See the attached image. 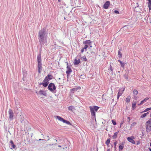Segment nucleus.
Returning <instances> with one entry per match:
<instances>
[{"mask_svg":"<svg viewBox=\"0 0 151 151\" xmlns=\"http://www.w3.org/2000/svg\"><path fill=\"white\" fill-rule=\"evenodd\" d=\"M150 110H151V107L147 108L146 109H145L144 111H143L142 112H141V113H142L143 112H147Z\"/></svg>","mask_w":151,"mask_h":151,"instance_id":"obj_27","label":"nucleus"},{"mask_svg":"<svg viewBox=\"0 0 151 151\" xmlns=\"http://www.w3.org/2000/svg\"><path fill=\"white\" fill-rule=\"evenodd\" d=\"M150 146H151V143H150Z\"/></svg>","mask_w":151,"mask_h":151,"instance_id":"obj_64","label":"nucleus"},{"mask_svg":"<svg viewBox=\"0 0 151 151\" xmlns=\"http://www.w3.org/2000/svg\"><path fill=\"white\" fill-rule=\"evenodd\" d=\"M66 121H67L66 120H65V119H63V120H62V122H63L64 123H66Z\"/></svg>","mask_w":151,"mask_h":151,"instance_id":"obj_43","label":"nucleus"},{"mask_svg":"<svg viewBox=\"0 0 151 151\" xmlns=\"http://www.w3.org/2000/svg\"><path fill=\"white\" fill-rule=\"evenodd\" d=\"M116 144H117V141H116L114 142V148L115 150H116Z\"/></svg>","mask_w":151,"mask_h":151,"instance_id":"obj_33","label":"nucleus"},{"mask_svg":"<svg viewBox=\"0 0 151 151\" xmlns=\"http://www.w3.org/2000/svg\"><path fill=\"white\" fill-rule=\"evenodd\" d=\"M119 132V131H118L117 132H116L114 133V135L112 137V138L113 139H115L117 138Z\"/></svg>","mask_w":151,"mask_h":151,"instance_id":"obj_16","label":"nucleus"},{"mask_svg":"<svg viewBox=\"0 0 151 151\" xmlns=\"http://www.w3.org/2000/svg\"><path fill=\"white\" fill-rule=\"evenodd\" d=\"M39 94L40 95H43L45 96L47 94L45 92L42 90H41L39 91Z\"/></svg>","mask_w":151,"mask_h":151,"instance_id":"obj_15","label":"nucleus"},{"mask_svg":"<svg viewBox=\"0 0 151 151\" xmlns=\"http://www.w3.org/2000/svg\"><path fill=\"white\" fill-rule=\"evenodd\" d=\"M146 123L151 124V118L149 120L147 121Z\"/></svg>","mask_w":151,"mask_h":151,"instance_id":"obj_32","label":"nucleus"},{"mask_svg":"<svg viewBox=\"0 0 151 151\" xmlns=\"http://www.w3.org/2000/svg\"><path fill=\"white\" fill-rule=\"evenodd\" d=\"M12 147V148H14L15 147H16V146L14 144L13 145H11Z\"/></svg>","mask_w":151,"mask_h":151,"instance_id":"obj_42","label":"nucleus"},{"mask_svg":"<svg viewBox=\"0 0 151 151\" xmlns=\"http://www.w3.org/2000/svg\"><path fill=\"white\" fill-rule=\"evenodd\" d=\"M8 113L9 115V119L10 121H12L13 119V118L14 116V114L12 110L11 109H9L8 111Z\"/></svg>","mask_w":151,"mask_h":151,"instance_id":"obj_6","label":"nucleus"},{"mask_svg":"<svg viewBox=\"0 0 151 151\" xmlns=\"http://www.w3.org/2000/svg\"><path fill=\"white\" fill-rule=\"evenodd\" d=\"M91 43V41L90 40H87L86 41H84L83 42V44L85 45H90V44Z\"/></svg>","mask_w":151,"mask_h":151,"instance_id":"obj_13","label":"nucleus"},{"mask_svg":"<svg viewBox=\"0 0 151 151\" xmlns=\"http://www.w3.org/2000/svg\"><path fill=\"white\" fill-rule=\"evenodd\" d=\"M68 109L69 111H73V110H75V107L72 106H69L68 107Z\"/></svg>","mask_w":151,"mask_h":151,"instance_id":"obj_20","label":"nucleus"},{"mask_svg":"<svg viewBox=\"0 0 151 151\" xmlns=\"http://www.w3.org/2000/svg\"><path fill=\"white\" fill-rule=\"evenodd\" d=\"M66 123L68 125H71V123L69 121H67Z\"/></svg>","mask_w":151,"mask_h":151,"instance_id":"obj_41","label":"nucleus"},{"mask_svg":"<svg viewBox=\"0 0 151 151\" xmlns=\"http://www.w3.org/2000/svg\"><path fill=\"white\" fill-rule=\"evenodd\" d=\"M53 78V77L52 75L48 74L44 79L42 82L40 83L39 84L43 85L44 87H46L49 83V81L52 80Z\"/></svg>","mask_w":151,"mask_h":151,"instance_id":"obj_2","label":"nucleus"},{"mask_svg":"<svg viewBox=\"0 0 151 151\" xmlns=\"http://www.w3.org/2000/svg\"><path fill=\"white\" fill-rule=\"evenodd\" d=\"M148 1L147 5L150 10L151 9V0H147Z\"/></svg>","mask_w":151,"mask_h":151,"instance_id":"obj_21","label":"nucleus"},{"mask_svg":"<svg viewBox=\"0 0 151 151\" xmlns=\"http://www.w3.org/2000/svg\"><path fill=\"white\" fill-rule=\"evenodd\" d=\"M149 99V98L147 97L145 98L144 100H143L142 101H141V104H143L144 102H146Z\"/></svg>","mask_w":151,"mask_h":151,"instance_id":"obj_25","label":"nucleus"},{"mask_svg":"<svg viewBox=\"0 0 151 151\" xmlns=\"http://www.w3.org/2000/svg\"><path fill=\"white\" fill-rule=\"evenodd\" d=\"M107 151H111V149L110 148H108L107 149Z\"/></svg>","mask_w":151,"mask_h":151,"instance_id":"obj_49","label":"nucleus"},{"mask_svg":"<svg viewBox=\"0 0 151 151\" xmlns=\"http://www.w3.org/2000/svg\"><path fill=\"white\" fill-rule=\"evenodd\" d=\"M134 137L133 136H132L130 137H128L127 138V140L129 142L132 143V144H134L135 143L134 140H133Z\"/></svg>","mask_w":151,"mask_h":151,"instance_id":"obj_7","label":"nucleus"},{"mask_svg":"<svg viewBox=\"0 0 151 151\" xmlns=\"http://www.w3.org/2000/svg\"><path fill=\"white\" fill-rule=\"evenodd\" d=\"M114 13L117 14H119V12L117 10H115L114 12Z\"/></svg>","mask_w":151,"mask_h":151,"instance_id":"obj_39","label":"nucleus"},{"mask_svg":"<svg viewBox=\"0 0 151 151\" xmlns=\"http://www.w3.org/2000/svg\"><path fill=\"white\" fill-rule=\"evenodd\" d=\"M81 89V87H78L77 88H73V89L70 90V91L72 93H74L75 91H77L78 90L80 89Z\"/></svg>","mask_w":151,"mask_h":151,"instance_id":"obj_12","label":"nucleus"},{"mask_svg":"<svg viewBox=\"0 0 151 151\" xmlns=\"http://www.w3.org/2000/svg\"><path fill=\"white\" fill-rule=\"evenodd\" d=\"M138 91L137 90L134 89L133 91V93L134 95H137L138 93Z\"/></svg>","mask_w":151,"mask_h":151,"instance_id":"obj_30","label":"nucleus"},{"mask_svg":"<svg viewBox=\"0 0 151 151\" xmlns=\"http://www.w3.org/2000/svg\"><path fill=\"white\" fill-rule=\"evenodd\" d=\"M47 141L49 140V139H50V137H49V136H47Z\"/></svg>","mask_w":151,"mask_h":151,"instance_id":"obj_47","label":"nucleus"},{"mask_svg":"<svg viewBox=\"0 0 151 151\" xmlns=\"http://www.w3.org/2000/svg\"><path fill=\"white\" fill-rule=\"evenodd\" d=\"M124 143V142H122V143L121 144V145L119 146V151L122 150L123 149Z\"/></svg>","mask_w":151,"mask_h":151,"instance_id":"obj_14","label":"nucleus"},{"mask_svg":"<svg viewBox=\"0 0 151 151\" xmlns=\"http://www.w3.org/2000/svg\"><path fill=\"white\" fill-rule=\"evenodd\" d=\"M124 88H123L122 90H121V89L119 90V91L118 92V94H117V98L118 99H119V96H121L122 95V93H123V92L124 91Z\"/></svg>","mask_w":151,"mask_h":151,"instance_id":"obj_10","label":"nucleus"},{"mask_svg":"<svg viewBox=\"0 0 151 151\" xmlns=\"http://www.w3.org/2000/svg\"><path fill=\"white\" fill-rule=\"evenodd\" d=\"M80 63V60L79 59L77 60L76 59L74 60V64L75 65H78Z\"/></svg>","mask_w":151,"mask_h":151,"instance_id":"obj_17","label":"nucleus"},{"mask_svg":"<svg viewBox=\"0 0 151 151\" xmlns=\"http://www.w3.org/2000/svg\"><path fill=\"white\" fill-rule=\"evenodd\" d=\"M149 112H147V113H145V114H146V115H147V114H149Z\"/></svg>","mask_w":151,"mask_h":151,"instance_id":"obj_56","label":"nucleus"},{"mask_svg":"<svg viewBox=\"0 0 151 151\" xmlns=\"http://www.w3.org/2000/svg\"><path fill=\"white\" fill-rule=\"evenodd\" d=\"M10 144L11 145L14 144V142L12 140H11L10 141Z\"/></svg>","mask_w":151,"mask_h":151,"instance_id":"obj_40","label":"nucleus"},{"mask_svg":"<svg viewBox=\"0 0 151 151\" xmlns=\"http://www.w3.org/2000/svg\"><path fill=\"white\" fill-rule=\"evenodd\" d=\"M48 89L51 92H53L56 89L55 84L52 83H50L48 85Z\"/></svg>","mask_w":151,"mask_h":151,"instance_id":"obj_5","label":"nucleus"},{"mask_svg":"<svg viewBox=\"0 0 151 151\" xmlns=\"http://www.w3.org/2000/svg\"><path fill=\"white\" fill-rule=\"evenodd\" d=\"M58 141H59V140L58 139H56V142H58Z\"/></svg>","mask_w":151,"mask_h":151,"instance_id":"obj_57","label":"nucleus"},{"mask_svg":"<svg viewBox=\"0 0 151 151\" xmlns=\"http://www.w3.org/2000/svg\"><path fill=\"white\" fill-rule=\"evenodd\" d=\"M54 140H55V141H56V139H54Z\"/></svg>","mask_w":151,"mask_h":151,"instance_id":"obj_63","label":"nucleus"},{"mask_svg":"<svg viewBox=\"0 0 151 151\" xmlns=\"http://www.w3.org/2000/svg\"><path fill=\"white\" fill-rule=\"evenodd\" d=\"M110 2L109 1H106L104 4L103 6V8L105 9H107L110 6Z\"/></svg>","mask_w":151,"mask_h":151,"instance_id":"obj_8","label":"nucleus"},{"mask_svg":"<svg viewBox=\"0 0 151 151\" xmlns=\"http://www.w3.org/2000/svg\"><path fill=\"white\" fill-rule=\"evenodd\" d=\"M144 135V134L143 132H142V135L143 136Z\"/></svg>","mask_w":151,"mask_h":151,"instance_id":"obj_58","label":"nucleus"},{"mask_svg":"<svg viewBox=\"0 0 151 151\" xmlns=\"http://www.w3.org/2000/svg\"><path fill=\"white\" fill-rule=\"evenodd\" d=\"M47 30L46 27L42 29L38 32V39L40 48L41 50L43 46L47 45Z\"/></svg>","mask_w":151,"mask_h":151,"instance_id":"obj_1","label":"nucleus"},{"mask_svg":"<svg viewBox=\"0 0 151 151\" xmlns=\"http://www.w3.org/2000/svg\"><path fill=\"white\" fill-rule=\"evenodd\" d=\"M149 150L150 151H151V148H149Z\"/></svg>","mask_w":151,"mask_h":151,"instance_id":"obj_61","label":"nucleus"},{"mask_svg":"<svg viewBox=\"0 0 151 151\" xmlns=\"http://www.w3.org/2000/svg\"><path fill=\"white\" fill-rule=\"evenodd\" d=\"M88 47V45H85L84 46V47L83 48L86 51V49Z\"/></svg>","mask_w":151,"mask_h":151,"instance_id":"obj_35","label":"nucleus"},{"mask_svg":"<svg viewBox=\"0 0 151 151\" xmlns=\"http://www.w3.org/2000/svg\"><path fill=\"white\" fill-rule=\"evenodd\" d=\"M146 124V131L147 132H149L151 131V125H149Z\"/></svg>","mask_w":151,"mask_h":151,"instance_id":"obj_11","label":"nucleus"},{"mask_svg":"<svg viewBox=\"0 0 151 151\" xmlns=\"http://www.w3.org/2000/svg\"><path fill=\"white\" fill-rule=\"evenodd\" d=\"M112 123L114 125H116V122L114 121L113 120H112Z\"/></svg>","mask_w":151,"mask_h":151,"instance_id":"obj_36","label":"nucleus"},{"mask_svg":"<svg viewBox=\"0 0 151 151\" xmlns=\"http://www.w3.org/2000/svg\"><path fill=\"white\" fill-rule=\"evenodd\" d=\"M136 4L137 5V6H136L135 7V8H136V7H138L139 6L138 3V2L136 3Z\"/></svg>","mask_w":151,"mask_h":151,"instance_id":"obj_46","label":"nucleus"},{"mask_svg":"<svg viewBox=\"0 0 151 151\" xmlns=\"http://www.w3.org/2000/svg\"><path fill=\"white\" fill-rule=\"evenodd\" d=\"M122 50L120 49L119 50H118V55H119V58H121L122 57V54L121 52V51Z\"/></svg>","mask_w":151,"mask_h":151,"instance_id":"obj_26","label":"nucleus"},{"mask_svg":"<svg viewBox=\"0 0 151 151\" xmlns=\"http://www.w3.org/2000/svg\"><path fill=\"white\" fill-rule=\"evenodd\" d=\"M131 99V96H128L126 99V101L127 102H129Z\"/></svg>","mask_w":151,"mask_h":151,"instance_id":"obj_24","label":"nucleus"},{"mask_svg":"<svg viewBox=\"0 0 151 151\" xmlns=\"http://www.w3.org/2000/svg\"><path fill=\"white\" fill-rule=\"evenodd\" d=\"M82 58L83 60L85 61H86L87 60V59L86 58V56H84Z\"/></svg>","mask_w":151,"mask_h":151,"instance_id":"obj_34","label":"nucleus"},{"mask_svg":"<svg viewBox=\"0 0 151 151\" xmlns=\"http://www.w3.org/2000/svg\"><path fill=\"white\" fill-rule=\"evenodd\" d=\"M17 110H18V111H20V109H19V108H17Z\"/></svg>","mask_w":151,"mask_h":151,"instance_id":"obj_55","label":"nucleus"},{"mask_svg":"<svg viewBox=\"0 0 151 151\" xmlns=\"http://www.w3.org/2000/svg\"><path fill=\"white\" fill-rule=\"evenodd\" d=\"M146 116V114L145 113L140 116V118H143L145 117Z\"/></svg>","mask_w":151,"mask_h":151,"instance_id":"obj_31","label":"nucleus"},{"mask_svg":"<svg viewBox=\"0 0 151 151\" xmlns=\"http://www.w3.org/2000/svg\"><path fill=\"white\" fill-rule=\"evenodd\" d=\"M118 61L121 64V66L124 68V63H123L120 60H118Z\"/></svg>","mask_w":151,"mask_h":151,"instance_id":"obj_23","label":"nucleus"},{"mask_svg":"<svg viewBox=\"0 0 151 151\" xmlns=\"http://www.w3.org/2000/svg\"><path fill=\"white\" fill-rule=\"evenodd\" d=\"M37 58L38 63V71L39 73H41L42 70V63H41V55L40 53L37 56Z\"/></svg>","mask_w":151,"mask_h":151,"instance_id":"obj_3","label":"nucleus"},{"mask_svg":"<svg viewBox=\"0 0 151 151\" xmlns=\"http://www.w3.org/2000/svg\"><path fill=\"white\" fill-rule=\"evenodd\" d=\"M135 100H136L137 99V98L135 96H134V98Z\"/></svg>","mask_w":151,"mask_h":151,"instance_id":"obj_50","label":"nucleus"},{"mask_svg":"<svg viewBox=\"0 0 151 151\" xmlns=\"http://www.w3.org/2000/svg\"><path fill=\"white\" fill-rule=\"evenodd\" d=\"M67 70L66 71V73L67 74V77L69 76L71 73L72 71L68 65L67 67Z\"/></svg>","mask_w":151,"mask_h":151,"instance_id":"obj_9","label":"nucleus"},{"mask_svg":"<svg viewBox=\"0 0 151 151\" xmlns=\"http://www.w3.org/2000/svg\"><path fill=\"white\" fill-rule=\"evenodd\" d=\"M45 140V141L46 140H45V139H40L39 140L40 141V140Z\"/></svg>","mask_w":151,"mask_h":151,"instance_id":"obj_53","label":"nucleus"},{"mask_svg":"<svg viewBox=\"0 0 151 151\" xmlns=\"http://www.w3.org/2000/svg\"><path fill=\"white\" fill-rule=\"evenodd\" d=\"M133 103L132 104V109L134 110V109L136 107V101H135L134 102V101H133Z\"/></svg>","mask_w":151,"mask_h":151,"instance_id":"obj_19","label":"nucleus"},{"mask_svg":"<svg viewBox=\"0 0 151 151\" xmlns=\"http://www.w3.org/2000/svg\"><path fill=\"white\" fill-rule=\"evenodd\" d=\"M113 68L112 67L111 63H110V66H109L108 68V70H110L111 71L112 74L113 73Z\"/></svg>","mask_w":151,"mask_h":151,"instance_id":"obj_18","label":"nucleus"},{"mask_svg":"<svg viewBox=\"0 0 151 151\" xmlns=\"http://www.w3.org/2000/svg\"><path fill=\"white\" fill-rule=\"evenodd\" d=\"M57 145V143H55V144H50L48 145H47V146L49 145V146H51L52 145Z\"/></svg>","mask_w":151,"mask_h":151,"instance_id":"obj_38","label":"nucleus"},{"mask_svg":"<svg viewBox=\"0 0 151 151\" xmlns=\"http://www.w3.org/2000/svg\"><path fill=\"white\" fill-rule=\"evenodd\" d=\"M56 118L58 119L59 120L61 121H62L63 119V118H62L60 116H56Z\"/></svg>","mask_w":151,"mask_h":151,"instance_id":"obj_28","label":"nucleus"},{"mask_svg":"<svg viewBox=\"0 0 151 151\" xmlns=\"http://www.w3.org/2000/svg\"><path fill=\"white\" fill-rule=\"evenodd\" d=\"M150 117H151V113H150Z\"/></svg>","mask_w":151,"mask_h":151,"instance_id":"obj_62","label":"nucleus"},{"mask_svg":"<svg viewBox=\"0 0 151 151\" xmlns=\"http://www.w3.org/2000/svg\"><path fill=\"white\" fill-rule=\"evenodd\" d=\"M61 147V146H60V145H58V147Z\"/></svg>","mask_w":151,"mask_h":151,"instance_id":"obj_60","label":"nucleus"},{"mask_svg":"<svg viewBox=\"0 0 151 151\" xmlns=\"http://www.w3.org/2000/svg\"><path fill=\"white\" fill-rule=\"evenodd\" d=\"M124 78L128 80V77H127V75L126 74L124 75Z\"/></svg>","mask_w":151,"mask_h":151,"instance_id":"obj_37","label":"nucleus"},{"mask_svg":"<svg viewBox=\"0 0 151 151\" xmlns=\"http://www.w3.org/2000/svg\"><path fill=\"white\" fill-rule=\"evenodd\" d=\"M127 119H128V122H130V117H127Z\"/></svg>","mask_w":151,"mask_h":151,"instance_id":"obj_44","label":"nucleus"},{"mask_svg":"<svg viewBox=\"0 0 151 151\" xmlns=\"http://www.w3.org/2000/svg\"><path fill=\"white\" fill-rule=\"evenodd\" d=\"M36 93H37V95H39V92H37V91L36 92Z\"/></svg>","mask_w":151,"mask_h":151,"instance_id":"obj_51","label":"nucleus"},{"mask_svg":"<svg viewBox=\"0 0 151 151\" xmlns=\"http://www.w3.org/2000/svg\"><path fill=\"white\" fill-rule=\"evenodd\" d=\"M140 144V142L139 141H137V145H139V144Z\"/></svg>","mask_w":151,"mask_h":151,"instance_id":"obj_48","label":"nucleus"},{"mask_svg":"<svg viewBox=\"0 0 151 151\" xmlns=\"http://www.w3.org/2000/svg\"><path fill=\"white\" fill-rule=\"evenodd\" d=\"M142 104H141V102L140 104H138V105L139 106V105H142Z\"/></svg>","mask_w":151,"mask_h":151,"instance_id":"obj_54","label":"nucleus"},{"mask_svg":"<svg viewBox=\"0 0 151 151\" xmlns=\"http://www.w3.org/2000/svg\"><path fill=\"white\" fill-rule=\"evenodd\" d=\"M110 142V139L109 138L107 139L105 142V144L109 147V145Z\"/></svg>","mask_w":151,"mask_h":151,"instance_id":"obj_22","label":"nucleus"},{"mask_svg":"<svg viewBox=\"0 0 151 151\" xmlns=\"http://www.w3.org/2000/svg\"><path fill=\"white\" fill-rule=\"evenodd\" d=\"M91 115L94 116L95 118V112L97 111L99 108V107L97 106H90L89 107Z\"/></svg>","mask_w":151,"mask_h":151,"instance_id":"obj_4","label":"nucleus"},{"mask_svg":"<svg viewBox=\"0 0 151 151\" xmlns=\"http://www.w3.org/2000/svg\"><path fill=\"white\" fill-rule=\"evenodd\" d=\"M136 124V123L135 122H133L131 125V126L130 127V128L131 129L132 127H134L135 125Z\"/></svg>","mask_w":151,"mask_h":151,"instance_id":"obj_29","label":"nucleus"},{"mask_svg":"<svg viewBox=\"0 0 151 151\" xmlns=\"http://www.w3.org/2000/svg\"><path fill=\"white\" fill-rule=\"evenodd\" d=\"M63 149H65V150H66V149H67V147H64L63 148Z\"/></svg>","mask_w":151,"mask_h":151,"instance_id":"obj_52","label":"nucleus"},{"mask_svg":"<svg viewBox=\"0 0 151 151\" xmlns=\"http://www.w3.org/2000/svg\"><path fill=\"white\" fill-rule=\"evenodd\" d=\"M84 49L83 48L81 50V52H83L84 51Z\"/></svg>","mask_w":151,"mask_h":151,"instance_id":"obj_45","label":"nucleus"},{"mask_svg":"<svg viewBox=\"0 0 151 151\" xmlns=\"http://www.w3.org/2000/svg\"><path fill=\"white\" fill-rule=\"evenodd\" d=\"M58 1L60 3V2H61V0H58Z\"/></svg>","mask_w":151,"mask_h":151,"instance_id":"obj_59","label":"nucleus"}]
</instances>
